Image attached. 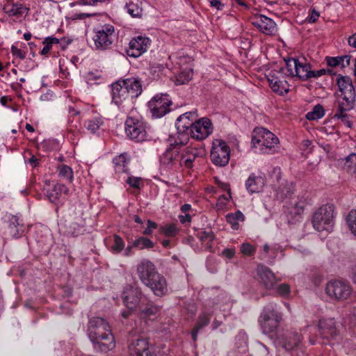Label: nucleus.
<instances>
[{"instance_id": "obj_23", "label": "nucleus", "mask_w": 356, "mask_h": 356, "mask_svg": "<svg viewBox=\"0 0 356 356\" xmlns=\"http://www.w3.org/2000/svg\"><path fill=\"white\" fill-rule=\"evenodd\" d=\"M84 213V205L80 202H75L69 209V220L68 221L77 220L78 223L81 225L82 221H85L83 216Z\"/></svg>"}, {"instance_id": "obj_7", "label": "nucleus", "mask_w": 356, "mask_h": 356, "mask_svg": "<svg viewBox=\"0 0 356 356\" xmlns=\"http://www.w3.org/2000/svg\"><path fill=\"white\" fill-rule=\"evenodd\" d=\"M137 271L142 282L156 293V271L154 264L149 260L143 259L138 266Z\"/></svg>"}, {"instance_id": "obj_57", "label": "nucleus", "mask_w": 356, "mask_h": 356, "mask_svg": "<svg viewBox=\"0 0 356 356\" xmlns=\"http://www.w3.org/2000/svg\"><path fill=\"white\" fill-rule=\"evenodd\" d=\"M304 207V203H296L294 205V207L291 209V213L299 216L303 212Z\"/></svg>"}, {"instance_id": "obj_41", "label": "nucleus", "mask_w": 356, "mask_h": 356, "mask_svg": "<svg viewBox=\"0 0 356 356\" xmlns=\"http://www.w3.org/2000/svg\"><path fill=\"white\" fill-rule=\"evenodd\" d=\"M193 76V70L192 69H186L182 72H181L178 75L175 76V84L176 85H183L189 82V81L192 79Z\"/></svg>"}, {"instance_id": "obj_34", "label": "nucleus", "mask_w": 356, "mask_h": 356, "mask_svg": "<svg viewBox=\"0 0 356 356\" xmlns=\"http://www.w3.org/2000/svg\"><path fill=\"white\" fill-rule=\"evenodd\" d=\"M310 72H312L310 64L299 60L296 76L302 80H307L310 79Z\"/></svg>"}, {"instance_id": "obj_43", "label": "nucleus", "mask_w": 356, "mask_h": 356, "mask_svg": "<svg viewBox=\"0 0 356 356\" xmlns=\"http://www.w3.org/2000/svg\"><path fill=\"white\" fill-rule=\"evenodd\" d=\"M286 63V70L288 74V76H295L296 74V69L298 67L299 60L289 58L288 59H285Z\"/></svg>"}, {"instance_id": "obj_62", "label": "nucleus", "mask_w": 356, "mask_h": 356, "mask_svg": "<svg viewBox=\"0 0 356 356\" xmlns=\"http://www.w3.org/2000/svg\"><path fill=\"white\" fill-rule=\"evenodd\" d=\"M235 251L234 249L227 248L222 251V254L227 258L231 259L234 256Z\"/></svg>"}, {"instance_id": "obj_50", "label": "nucleus", "mask_w": 356, "mask_h": 356, "mask_svg": "<svg viewBox=\"0 0 356 356\" xmlns=\"http://www.w3.org/2000/svg\"><path fill=\"white\" fill-rule=\"evenodd\" d=\"M210 321V316L207 314H202L197 320V324L195 326L197 327V329H202L203 327L206 326L209 324Z\"/></svg>"}, {"instance_id": "obj_12", "label": "nucleus", "mask_w": 356, "mask_h": 356, "mask_svg": "<svg viewBox=\"0 0 356 356\" xmlns=\"http://www.w3.org/2000/svg\"><path fill=\"white\" fill-rule=\"evenodd\" d=\"M318 327L321 337L328 341L336 340L339 335L335 322L332 318L320 320Z\"/></svg>"}, {"instance_id": "obj_17", "label": "nucleus", "mask_w": 356, "mask_h": 356, "mask_svg": "<svg viewBox=\"0 0 356 356\" xmlns=\"http://www.w3.org/2000/svg\"><path fill=\"white\" fill-rule=\"evenodd\" d=\"M128 348L131 356H152L149 348V343L145 339L134 340Z\"/></svg>"}, {"instance_id": "obj_61", "label": "nucleus", "mask_w": 356, "mask_h": 356, "mask_svg": "<svg viewBox=\"0 0 356 356\" xmlns=\"http://www.w3.org/2000/svg\"><path fill=\"white\" fill-rule=\"evenodd\" d=\"M210 5L212 7L216 8L218 10H222L224 4H222L219 0H209Z\"/></svg>"}, {"instance_id": "obj_31", "label": "nucleus", "mask_w": 356, "mask_h": 356, "mask_svg": "<svg viewBox=\"0 0 356 356\" xmlns=\"http://www.w3.org/2000/svg\"><path fill=\"white\" fill-rule=\"evenodd\" d=\"M343 169L348 174H356V154L351 153L344 159Z\"/></svg>"}, {"instance_id": "obj_16", "label": "nucleus", "mask_w": 356, "mask_h": 356, "mask_svg": "<svg viewBox=\"0 0 356 356\" xmlns=\"http://www.w3.org/2000/svg\"><path fill=\"white\" fill-rule=\"evenodd\" d=\"M252 24L266 35H272L277 31L276 24L270 18L264 15L256 17Z\"/></svg>"}, {"instance_id": "obj_14", "label": "nucleus", "mask_w": 356, "mask_h": 356, "mask_svg": "<svg viewBox=\"0 0 356 356\" xmlns=\"http://www.w3.org/2000/svg\"><path fill=\"white\" fill-rule=\"evenodd\" d=\"M197 114L196 112H186L180 115L176 123L177 129L179 134L186 135L188 139V131L194 122L197 121Z\"/></svg>"}, {"instance_id": "obj_20", "label": "nucleus", "mask_w": 356, "mask_h": 356, "mask_svg": "<svg viewBox=\"0 0 356 356\" xmlns=\"http://www.w3.org/2000/svg\"><path fill=\"white\" fill-rule=\"evenodd\" d=\"M121 80L131 99L136 98L141 94L142 85L138 79L130 77Z\"/></svg>"}, {"instance_id": "obj_48", "label": "nucleus", "mask_w": 356, "mask_h": 356, "mask_svg": "<svg viewBox=\"0 0 356 356\" xmlns=\"http://www.w3.org/2000/svg\"><path fill=\"white\" fill-rule=\"evenodd\" d=\"M346 220L350 231L356 236V210H351L349 212Z\"/></svg>"}, {"instance_id": "obj_1", "label": "nucleus", "mask_w": 356, "mask_h": 356, "mask_svg": "<svg viewBox=\"0 0 356 356\" xmlns=\"http://www.w3.org/2000/svg\"><path fill=\"white\" fill-rule=\"evenodd\" d=\"M88 334L97 352L106 353L115 348V340L109 324L100 317L89 319Z\"/></svg>"}, {"instance_id": "obj_6", "label": "nucleus", "mask_w": 356, "mask_h": 356, "mask_svg": "<svg viewBox=\"0 0 356 356\" xmlns=\"http://www.w3.org/2000/svg\"><path fill=\"white\" fill-rule=\"evenodd\" d=\"M93 40L97 49H105L113 42L115 29L111 24H105L94 29Z\"/></svg>"}, {"instance_id": "obj_18", "label": "nucleus", "mask_w": 356, "mask_h": 356, "mask_svg": "<svg viewBox=\"0 0 356 356\" xmlns=\"http://www.w3.org/2000/svg\"><path fill=\"white\" fill-rule=\"evenodd\" d=\"M257 274L260 284L266 289H271L277 282L274 273L263 265L257 266Z\"/></svg>"}, {"instance_id": "obj_8", "label": "nucleus", "mask_w": 356, "mask_h": 356, "mask_svg": "<svg viewBox=\"0 0 356 356\" xmlns=\"http://www.w3.org/2000/svg\"><path fill=\"white\" fill-rule=\"evenodd\" d=\"M230 149L222 140H216L211 151L210 157L213 163L217 166H225L229 161Z\"/></svg>"}, {"instance_id": "obj_40", "label": "nucleus", "mask_w": 356, "mask_h": 356, "mask_svg": "<svg viewBox=\"0 0 356 356\" xmlns=\"http://www.w3.org/2000/svg\"><path fill=\"white\" fill-rule=\"evenodd\" d=\"M226 220L232 225V229H238V221H243L244 216L240 211H237L234 213H228Z\"/></svg>"}, {"instance_id": "obj_55", "label": "nucleus", "mask_w": 356, "mask_h": 356, "mask_svg": "<svg viewBox=\"0 0 356 356\" xmlns=\"http://www.w3.org/2000/svg\"><path fill=\"white\" fill-rule=\"evenodd\" d=\"M277 290L280 295L286 296L290 293V286L287 284H281L278 286Z\"/></svg>"}, {"instance_id": "obj_64", "label": "nucleus", "mask_w": 356, "mask_h": 356, "mask_svg": "<svg viewBox=\"0 0 356 356\" xmlns=\"http://www.w3.org/2000/svg\"><path fill=\"white\" fill-rule=\"evenodd\" d=\"M348 43L350 45L356 47V33L349 38Z\"/></svg>"}, {"instance_id": "obj_9", "label": "nucleus", "mask_w": 356, "mask_h": 356, "mask_svg": "<svg viewBox=\"0 0 356 356\" xmlns=\"http://www.w3.org/2000/svg\"><path fill=\"white\" fill-rule=\"evenodd\" d=\"M279 142L277 137L270 131L257 127L253 130L252 134V143L254 147L257 145L264 146L271 149Z\"/></svg>"}, {"instance_id": "obj_26", "label": "nucleus", "mask_w": 356, "mask_h": 356, "mask_svg": "<svg viewBox=\"0 0 356 356\" xmlns=\"http://www.w3.org/2000/svg\"><path fill=\"white\" fill-rule=\"evenodd\" d=\"M68 192L69 189L65 185L56 184L53 186L51 191L47 192V197L51 202L56 203L63 193L67 194Z\"/></svg>"}, {"instance_id": "obj_45", "label": "nucleus", "mask_w": 356, "mask_h": 356, "mask_svg": "<svg viewBox=\"0 0 356 356\" xmlns=\"http://www.w3.org/2000/svg\"><path fill=\"white\" fill-rule=\"evenodd\" d=\"M344 59H346V65H350V56L346 55L341 57H327V63L328 66L330 67H336L337 65H339L341 64V61L344 60Z\"/></svg>"}, {"instance_id": "obj_44", "label": "nucleus", "mask_w": 356, "mask_h": 356, "mask_svg": "<svg viewBox=\"0 0 356 356\" xmlns=\"http://www.w3.org/2000/svg\"><path fill=\"white\" fill-rule=\"evenodd\" d=\"M124 248V243L122 238L115 234L113 236V244L111 245V250L113 252L118 254L120 253Z\"/></svg>"}, {"instance_id": "obj_47", "label": "nucleus", "mask_w": 356, "mask_h": 356, "mask_svg": "<svg viewBox=\"0 0 356 356\" xmlns=\"http://www.w3.org/2000/svg\"><path fill=\"white\" fill-rule=\"evenodd\" d=\"M168 291V284L165 278L163 276H159L157 277V296L165 295Z\"/></svg>"}, {"instance_id": "obj_33", "label": "nucleus", "mask_w": 356, "mask_h": 356, "mask_svg": "<svg viewBox=\"0 0 356 356\" xmlns=\"http://www.w3.org/2000/svg\"><path fill=\"white\" fill-rule=\"evenodd\" d=\"M263 181L260 177H256L255 176H250L245 183L246 188L250 193H257L262 188Z\"/></svg>"}, {"instance_id": "obj_5", "label": "nucleus", "mask_w": 356, "mask_h": 356, "mask_svg": "<svg viewBox=\"0 0 356 356\" xmlns=\"http://www.w3.org/2000/svg\"><path fill=\"white\" fill-rule=\"evenodd\" d=\"M281 317L274 309H266L260 316L259 323L262 332L270 337L276 334Z\"/></svg>"}, {"instance_id": "obj_25", "label": "nucleus", "mask_w": 356, "mask_h": 356, "mask_svg": "<svg viewBox=\"0 0 356 356\" xmlns=\"http://www.w3.org/2000/svg\"><path fill=\"white\" fill-rule=\"evenodd\" d=\"M172 101L168 99L167 95H162L157 99V118H161L170 111V106Z\"/></svg>"}, {"instance_id": "obj_13", "label": "nucleus", "mask_w": 356, "mask_h": 356, "mask_svg": "<svg viewBox=\"0 0 356 356\" xmlns=\"http://www.w3.org/2000/svg\"><path fill=\"white\" fill-rule=\"evenodd\" d=\"M150 40L147 37L138 36L133 38L129 42L127 54L131 57L137 58L145 52L150 45Z\"/></svg>"}, {"instance_id": "obj_24", "label": "nucleus", "mask_w": 356, "mask_h": 356, "mask_svg": "<svg viewBox=\"0 0 356 356\" xmlns=\"http://www.w3.org/2000/svg\"><path fill=\"white\" fill-rule=\"evenodd\" d=\"M8 232L12 237H19L24 232V225L16 216H13L8 226Z\"/></svg>"}, {"instance_id": "obj_42", "label": "nucleus", "mask_w": 356, "mask_h": 356, "mask_svg": "<svg viewBox=\"0 0 356 356\" xmlns=\"http://www.w3.org/2000/svg\"><path fill=\"white\" fill-rule=\"evenodd\" d=\"M325 114V110L322 105L317 104L314 106L312 111L306 115V118L309 120H314L321 118Z\"/></svg>"}, {"instance_id": "obj_30", "label": "nucleus", "mask_w": 356, "mask_h": 356, "mask_svg": "<svg viewBox=\"0 0 356 356\" xmlns=\"http://www.w3.org/2000/svg\"><path fill=\"white\" fill-rule=\"evenodd\" d=\"M129 161L128 155L126 153L121 154L120 155L115 157L113 159V163L115 165V171L117 172H127L129 170L127 166Z\"/></svg>"}, {"instance_id": "obj_58", "label": "nucleus", "mask_w": 356, "mask_h": 356, "mask_svg": "<svg viewBox=\"0 0 356 356\" xmlns=\"http://www.w3.org/2000/svg\"><path fill=\"white\" fill-rule=\"evenodd\" d=\"M140 181V179L137 177H135V178L128 177L126 182L131 186L138 188L139 187Z\"/></svg>"}, {"instance_id": "obj_59", "label": "nucleus", "mask_w": 356, "mask_h": 356, "mask_svg": "<svg viewBox=\"0 0 356 356\" xmlns=\"http://www.w3.org/2000/svg\"><path fill=\"white\" fill-rule=\"evenodd\" d=\"M147 227L143 232L145 235H149L152 233V229L156 228V223L151 220H147Z\"/></svg>"}, {"instance_id": "obj_19", "label": "nucleus", "mask_w": 356, "mask_h": 356, "mask_svg": "<svg viewBox=\"0 0 356 356\" xmlns=\"http://www.w3.org/2000/svg\"><path fill=\"white\" fill-rule=\"evenodd\" d=\"M112 97L113 102L117 105H120L124 100L131 98L121 79L112 84Z\"/></svg>"}, {"instance_id": "obj_51", "label": "nucleus", "mask_w": 356, "mask_h": 356, "mask_svg": "<svg viewBox=\"0 0 356 356\" xmlns=\"http://www.w3.org/2000/svg\"><path fill=\"white\" fill-rule=\"evenodd\" d=\"M147 111L149 112L152 118L156 117V96L152 99L147 104Z\"/></svg>"}, {"instance_id": "obj_10", "label": "nucleus", "mask_w": 356, "mask_h": 356, "mask_svg": "<svg viewBox=\"0 0 356 356\" xmlns=\"http://www.w3.org/2000/svg\"><path fill=\"white\" fill-rule=\"evenodd\" d=\"M325 291L329 296L338 300L347 299L352 293L350 286L347 282L339 280L329 282Z\"/></svg>"}, {"instance_id": "obj_53", "label": "nucleus", "mask_w": 356, "mask_h": 356, "mask_svg": "<svg viewBox=\"0 0 356 356\" xmlns=\"http://www.w3.org/2000/svg\"><path fill=\"white\" fill-rule=\"evenodd\" d=\"M326 73H328L330 74H335V73H334L332 70H326L325 69H321L317 71L312 70V72H310V78H316L322 75H324Z\"/></svg>"}, {"instance_id": "obj_56", "label": "nucleus", "mask_w": 356, "mask_h": 356, "mask_svg": "<svg viewBox=\"0 0 356 356\" xmlns=\"http://www.w3.org/2000/svg\"><path fill=\"white\" fill-rule=\"evenodd\" d=\"M199 238L202 241H212L214 239V234L212 232H202L199 234Z\"/></svg>"}, {"instance_id": "obj_11", "label": "nucleus", "mask_w": 356, "mask_h": 356, "mask_svg": "<svg viewBox=\"0 0 356 356\" xmlns=\"http://www.w3.org/2000/svg\"><path fill=\"white\" fill-rule=\"evenodd\" d=\"M211 121L206 118L197 120L188 131V135L195 139L202 140L212 132Z\"/></svg>"}, {"instance_id": "obj_15", "label": "nucleus", "mask_w": 356, "mask_h": 356, "mask_svg": "<svg viewBox=\"0 0 356 356\" xmlns=\"http://www.w3.org/2000/svg\"><path fill=\"white\" fill-rule=\"evenodd\" d=\"M280 344L286 350H292L299 346L302 340V335L295 330H286L280 338Z\"/></svg>"}, {"instance_id": "obj_2", "label": "nucleus", "mask_w": 356, "mask_h": 356, "mask_svg": "<svg viewBox=\"0 0 356 356\" xmlns=\"http://www.w3.org/2000/svg\"><path fill=\"white\" fill-rule=\"evenodd\" d=\"M337 83L341 95L336 101L337 111L334 118L346 122L348 119L346 112L355 106L356 92L352 80L348 76L339 75Z\"/></svg>"}, {"instance_id": "obj_27", "label": "nucleus", "mask_w": 356, "mask_h": 356, "mask_svg": "<svg viewBox=\"0 0 356 356\" xmlns=\"http://www.w3.org/2000/svg\"><path fill=\"white\" fill-rule=\"evenodd\" d=\"M65 226V234L67 236H77L85 231V221H82L81 225L78 223L77 220L68 221V225Z\"/></svg>"}, {"instance_id": "obj_63", "label": "nucleus", "mask_w": 356, "mask_h": 356, "mask_svg": "<svg viewBox=\"0 0 356 356\" xmlns=\"http://www.w3.org/2000/svg\"><path fill=\"white\" fill-rule=\"evenodd\" d=\"M319 17V13L316 11L315 10H313L311 17H309V22L311 23L316 22L317 19Z\"/></svg>"}, {"instance_id": "obj_38", "label": "nucleus", "mask_w": 356, "mask_h": 356, "mask_svg": "<svg viewBox=\"0 0 356 356\" xmlns=\"http://www.w3.org/2000/svg\"><path fill=\"white\" fill-rule=\"evenodd\" d=\"M58 175L60 178L66 180L69 183L72 182L74 179V173L72 169L65 164L58 165Z\"/></svg>"}, {"instance_id": "obj_36", "label": "nucleus", "mask_w": 356, "mask_h": 356, "mask_svg": "<svg viewBox=\"0 0 356 356\" xmlns=\"http://www.w3.org/2000/svg\"><path fill=\"white\" fill-rule=\"evenodd\" d=\"M179 156L177 145L168 149L161 158V162L164 165L171 163Z\"/></svg>"}, {"instance_id": "obj_32", "label": "nucleus", "mask_w": 356, "mask_h": 356, "mask_svg": "<svg viewBox=\"0 0 356 356\" xmlns=\"http://www.w3.org/2000/svg\"><path fill=\"white\" fill-rule=\"evenodd\" d=\"M268 81L272 90L275 92L282 95L284 92H288V89L286 88L285 84L282 81H280L277 77L274 76V75H269Z\"/></svg>"}, {"instance_id": "obj_46", "label": "nucleus", "mask_w": 356, "mask_h": 356, "mask_svg": "<svg viewBox=\"0 0 356 356\" xmlns=\"http://www.w3.org/2000/svg\"><path fill=\"white\" fill-rule=\"evenodd\" d=\"M178 229L175 225L170 224L161 226L160 227V233L164 234L165 236L172 237L177 234Z\"/></svg>"}, {"instance_id": "obj_29", "label": "nucleus", "mask_w": 356, "mask_h": 356, "mask_svg": "<svg viewBox=\"0 0 356 356\" xmlns=\"http://www.w3.org/2000/svg\"><path fill=\"white\" fill-rule=\"evenodd\" d=\"M199 155V150L193 147H187L185 154L181 158V162L187 168H192L193 162Z\"/></svg>"}, {"instance_id": "obj_60", "label": "nucleus", "mask_w": 356, "mask_h": 356, "mask_svg": "<svg viewBox=\"0 0 356 356\" xmlns=\"http://www.w3.org/2000/svg\"><path fill=\"white\" fill-rule=\"evenodd\" d=\"M157 72H161V74L169 76L171 74L170 70L168 67H164L163 65H157Z\"/></svg>"}, {"instance_id": "obj_28", "label": "nucleus", "mask_w": 356, "mask_h": 356, "mask_svg": "<svg viewBox=\"0 0 356 356\" xmlns=\"http://www.w3.org/2000/svg\"><path fill=\"white\" fill-rule=\"evenodd\" d=\"M104 121L101 116H95L84 122V127L91 134H96L103 125Z\"/></svg>"}, {"instance_id": "obj_3", "label": "nucleus", "mask_w": 356, "mask_h": 356, "mask_svg": "<svg viewBox=\"0 0 356 356\" xmlns=\"http://www.w3.org/2000/svg\"><path fill=\"white\" fill-rule=\"evenodd\" d=\"M333 213L334 207L332 204H325L318 208L312 218L314 228L318 232L329 230L332 226Z\"/></svg>"}, {"instance_id": "obj_37", "label": "nucleus", "mask_w": 356, "mask_h": 356, "mask_svg": "<svg viewBox=\"0 0 356 356\" xmlns=\"http://www.w3.org/2000/svg\"><path fill=\"white\" fill-rule=\"evenodd\" d=\"M3 10L10 17H19L24 14L26 10V8L22 4L13 3L12 5L5 6Z\"/></svg>"}, {"instance_id": "obj_22", "label": "nucleus", "mask_w": 356, "mask_h": 356, "mask_svg": "<svg viewBox=\"0 0 356 356\" xmlns=\"http://www.w3.org/2000/svg\"><path fill=\"white\" fill-rule=\"evenodd\" d=\"M123 2L124 8L132 17H141L143 8L140 0H123Z\"/></svg>"}, {"instance_id": "obj_52", "label": "nucleus", "mask_w": 356, "mask_h": 356, "mask_svg": "<svg viewBox=\"0 0 356 356\" xmlns=\"http://www.w3.org/2000/svg\"><path fill=\"white\" fill-rule=\"evenodd\" d=\"M12 54L20 59H24L26 58V52L22 50L18 49L16 46L12 45L10 49Z\"/></svg>"}, {"instance_id": "obj_39", "label": "nucleus", "mask_w": 356, "mask_h": 356, "mask_svg": "<svg viewBox=\"0 0 356 356\" xmlns=\"http://www.w3.org/2000/svg\"><path fill=\"white\" fill-rule=\"evenodd\" d=\"M64 40H65L64 38H61V40H59L58 38L53 37V36L45 38L42 42V44H44V47L41 50L40 54L43 55V56L47 55L49 52V51L51 49L52 46L54 44H58Z\"/></svg>"}, {"instance_id": "obj_4", "label": "nucleus", "mask_w": 356, "mask_h": 356, "mask_svg": "<svg viewBox=\"0 0 356 356\" xmlns=\"http://www.w3.org/2000/svg\"><path fill=\"white\" fill-rule=\"evenodd\" d=\"M124 129L127 136L136 142H142L147 140V133L143 122L133 117H127Z\"/></svg>"}, {"instance_id": "obj_54", "label": "nucleus", "mask_w": 356, "mask_h": 356, "mask_svg": "<svg viewBox=\"0 0 356 356\" xmlns=\"http://www.w3.org/2000/svg\"><path fill=\"white\" fill-rule=\"evenodd\" d=\"M141 313L143 318L151 319V317L154 316L155 314L154 307H146L145 309H142Z\"/></svg>"}, {"instance_id": "obj_21", "label": "nucleus", "mask_w": 356, "mask_h": 356, "mask_svg": "<svg viewBox=\"0 0 356 356\" xmlns=\"http://www.w3.org/2000/svg\"><path fill=\"white\" fill-rule=\"evenodd\" d=\"M140 293L138 291L130 289L124 291L122 296V299L124 305L129 309H134L136 307L140 302Z\"/></svg>"}, {"instance_id": "obj_49", "label": "nucleus", "mask_w": 356, "mask_h": 356, "mask_svg": "<svg viewBox=\"0 0 356 356\" xmlns=\"http://www.w3.org/2000/svg\"><path fill=\"white\" fill-rule=\"evenodd\" d=\"M241 252L245 256L251 257L255 253V248L249 243H243L241 246Z\"/></svg>"}, {"instance_id": "obj_35", "label": "nucleus", "mask_w": 356, "mask_h": 356, "mask_svg": "<svg viewBox=\"0 0 356 356\" xmlns=\"http://www.w3.org/2000/svg\"><path fill=\"white\" fill-rule=\"evenodd\" d=\"M133 246L138 250H142L151 249L154 246V243L145 236H140L132 241Z\"/></svg>"}]
</instances>
